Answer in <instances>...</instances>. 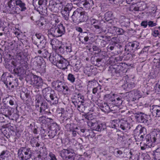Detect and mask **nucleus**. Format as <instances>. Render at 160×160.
<instances>
[{
    "label": "nucleus",
    "instance_id": "51",
    "mask_svg": "<svg viewBox=\"0 0 160 160\" xmlns=\"http://www.w3.org/2000/svg\"><path fill=\"white\" fill-rule=\"evenodd\" d=\"M68 149H63L60 151L59 155L62 158H64L65 157H66V156L68 154Z\"/></svg>",
    "mask_w": 160,
    "mask_h": 160
},
{
    "label": "nucleus",
    "instance_id": "21",
    "mask_svg": "<svg viewBox=\"0 0 160 160\" xmlns=\"http://www.w3.org/2000/svg\"><path fill=\"white\" fill-rule=\"evenodd\" d=\"M12 75L9 76H6L4 74H3L1 77V79L3 83L5 84L7 88H10V86L12 84Z\"/></svg>",
    "mask_w": 160,
    "mask_h": 160
},
{
    "label": "nucleus",
    "instance_id": "26",
    "mask_svg": "<svg viewBox=\"0 0 160 160\" xmlns=\"http://www.w3.org/2000/svg\"><path fill=\"white\" fill-rule=\"evenodd\" d=\"M112 15L113 13L112 12L108 11L105 13L104 17V18L106 21L112 25L114 23Z\"/></svg>",
    "mask_w": 160,
    "mask_h": 160
},
{
    "label": "nucleus",
    "instance_id": "3",
    "mask_svg": "<svg viewBox=\"0 0 160 160\" xmlns=\"http://www.w3.org/2000/svg\"><path fill=\"white\" fill-rule=\"evenodd\" d=\"M46 0H33L32 4L34 9L42 15H48Z\"/></svg>",
    "mask_w": 160,
    "mask_h": 160
},
{
    "label": "nucleus",
    "instance_id": "45",
    "mask_svg": "<svg viewBox=\"0 0 160 160\" xmlns=\"http://www.w3.org/2000/svg\"><path fill=\"white\" fill-rule=\"evenodd\" d=\"M119 42L118 38L116 37L112 38L111 39L110 44L114 46H118L119 45Z\"/></svg>",
    "mask_w": 160,
    "mask_h": 160
},
{
    "label": "nucleus",
    "instance_id": "59",
    "mask_svg": "<svg viewBox=\"0 0 160 160\" xmlns=\"http://www.w3.org/2000/svg\"><path fill=\"white\" fill-rule=\"evenodd\" d=\"M7 150H3L1 153L0 154V158L4 159V158L7 155L6 152Z\"/></svg>",
    "mask_w": 160,
    "mask_h": 160
},
{
    "label": "nucleus",
    "instance_id": "48",
    "mask_svg": "<svg viewBox=\"0 0 160 160\" xmlns=\"http://www.w3.org/2000/svg\"><path fill=\"white\" fill-rule=\"evenodd\" d=\"M116 70L115 68L114 67V65L109 67V69L108 70L109 72L111 74V75L113 76L115 75H117Z\"/></svg>",
    "mask_w": 160,
    "mask_h": 160
},
{
    "label": "nucleus",
    "instance_id": "50",
    "mask_svg": "<svg viewBox=\"0 0 160 160\" xmlns=\"http://www.w3.org/2000/svg\"><path fill=\"white\" fill-rule=\"evenodd\" d=\"M119 107L115 105L112 107H110V112H112L113 113H118V110H119Z\"/></svg>",
    "mask_w": 160,
    "mask_h": 160
},
{
    "label": "nucleus",
    "instance_id": "56",
    "mask_svg": "<svg viewBox=\"0 0 160 160\" xmlns=\"http://www.w3.org/2000/svg\"><path fill=\"white\" fill-rule=\"evenodd\" d=\"M91 70V68H88L84 70V72L85 74L87 75L88 76H90L91 74L90 72Z\"/></svg>",
    "mask_w": 160,
    "mask_h": 160
},
{
    "label": "nucleus",
    "instance_id": "55",
    "mask_svg": "<svg viewBox=\"0 0 160 160\" xmlns=\"http://www.w3.org/2000/svg\"><path fill=\"white\" fill-rule=\"evenodd\" d=\"M114 26H110L108 24H107L106 27V29H107L108 32L112 34V28Z\"/></svg>",
    "mask_w": 160,
    "mask_h": 160
},
{
    "label": "nucleus",
    "instance_id": "11",
    "mask_svg": "<svg viewBox=\"0 0 160 160\" xmlns=\"http://www.w3.org/2000/svg\"><path fill=\"white\" fill-rule=\"evenodd\" d=\"M31 84L37 88H41L43 84V82L42 78L39 76L33 74L30 75Z\"/></svg>",
    "mask_w": 160,
    "mask_h": 160
},
{
    "label": "nucleus",
    "instance_id": "16",
    "mask_svg": "<svg viewBox=\"0 0 160 160\" xmlns=\"http://www.w3.org/2000/svg\"><path fill=\"white\" fill-rule=\"evenodd\" d=\"M16 8V14H19L21 12L25 11L27 9L26 5L23 1L17 0Z\"/></svg>",
    "mask_w": 160,
    "mask_h": 160
},
{
    "label": "nucleus",
    "instance_id": "6",
    "mask_svg": "<svg viewBox=\"0 0 160 160\" xmlns=\"http://www.w3.org/2000/svg\"><path fill=\"white\" fill-rule=\"evenodd\" d=\"M32 41L33 43L36 45L39 48L44 47L47 42L44 36L40 33H37L35 35H33L32 38Z\"/></svg>",
    "mask_w": 160,
    "mask_h": 160
},
{
    "label": "nucleus",
    "instance_id": "53",
    "mask_svg": "<svg viewBox=\"0 0 160 160\" xmlns=\"http://www.w3.org/2000/svg\"><path fill=\"white\" fill-rule=\"evenodd\" d=\"M9 98V103L11 106L13 105L15 103V100L12 96H10Z\"/></svg>",
    "mask_w": 160,
    "mask_h": 160
},
{
    "label": "nucleus",
    "instance_id": "24",
    "mask_svg": "<svg viewBox=\"0 0 160 160\" xmlns=\"http://www.w3.org/2000/svg\"><path fill=\"white\" fill-rule=\"evenodd\" d=\"M150 111L153 116L160 117V106L153 105L150 107Z\"/></svg>",
    "mask_w": 160,
    "mask_h": 160
},
{
    "label": "nucleus",
    "instance_id": "39",
    "mask_svg": "<svg viewBox=\"0 0 160 160\" xmlns=\"http://www.w3.org/2000/svg\"><path fill=\"white\" fill-rule=\"evenodd\" d=\"M30 144L32 147H39L40 145L37 141V139L36 138L32 137L31 139Z\"/></svg>",
    "mask_w": 160,
    "mask_h": 160
},
{
    "label": "nucleus",
    "instance_id": "63",
    "mask_svg": "<svg viewBox=\"0 0 160 160\" xmlns=\"http://www.w3.org/2000/svg\"><path fill=\"white\" fill-rule=\"evenodd\" d=\"M114 47L115 46L109 44L108 46L107 47V49L109 51H112L113 50Z\"/></svg>",
    "mask_w": 160,
    "mask_h": 160
},
{
    "label": "nucleus",
    "instance_id": "20",
    "mask_svg": "<svg viewBox=\"0 0 160 160\" xmlns=\"http://www.w3.org/2000/svg\"><path fill=\"white\" fill-rule=\"evenodd\" d=\"M127 65L125 63H118L114 65V67L116 70L117 76H119L122 74V72L126 68Z\"/></svg>",
    "mask_w": 160,
    "mask_h": 160
},
{
    "label": "nucleus",
    "instance_id": "52",
    "mask_svg": "<svg viewBox=\"0 0 160 160\" xmlns=\"http://www.w3.org/2000/svg\"><path fill=\"white\" fill-rule=\"evenodd\" d=\"M68 80L71 82L73 83L75 81V77L71 73H69L67 78Z\"/></svg>",
    "mask_w": 160,
    "mask_h": 160
},
{
    "label": "nucleus",
    "instance_id": "30",
    "mask_svg": "<svg viewBox=\"0 0 160 160\" xmlns=\"http://www.w3.org/2000/svg\"><path fill=\"white\" fill-rule=\"evenodd\" d=\"M125 32V31L122 28L115 26L112 28V34L114 35H123Z\"/></svg>",
    "mask_w": 160,
    "mask_h": 160
},
{
    "label": "nucleus",
    "instance_id": "35",
    "mask_svg": "<svg viewBox=\"0 0 160 160\" xmlns=\"http://www.w3.org/2000/svg\"><path fill=\"white\" fill-rule=\"evenodd\" d=\"M44 98H43L42 95L39 94H38L36 96L35 99V106L39 105L42 102L45 101L44 100Z\"/></svg>",
    "mask_w": 160,
    "mask_h": 160
},
{
    "label": "nucleus",
    "instance_id": "43",
    "mask_svg": "<svg viewBox=\"0 0 160 160\" xmlns=\"http://www.w3.org/2000/svg\"><path fill=\"white\" fill-rule=\"evenodd\" d=\"M82 116H83L84 118L87 119L88 121L91 122H95L96 120L92 117V114H83Z\"/></svg>",
    "mask_w": 160,
    "mask_h": 160
},
{
    "label": "nucleus",
    "instance_id": "54",
    "mask_svg": "<svg viewBox=\"0 0 160 160\" xmlns=\"http://www.w3.org/2000/svg\"><path fill=\"white\" fill-rule=\"evenodd\" d=\"M50 53H49L48 51L46 49H43V51L42 54V56L44 58H46L48 56H49Z\"/></svg>",
    "mask_w": 160,
    "mask_h": 160
},
{
    "label": "nucleus",
    "instance_id": "22",
    "mask_svg": "<svg viewBox=\"0 0 160 160\" xmlns=\"http://www.w3.org/2000/svg\"><path fill=\"white\" fill-rule=\"evenodd\" d=\"M36 106V109L41 114L44 113V112L46 109H48V103L45 101L42 102Z\"/></svg>",
    "mask_w": 160,
    "mask_h": 160
},
{
    "label": "nucleus",
    "instance_id": "4",
    "mask_svg": "<svg viewBox=\"0 0 160 160\" xmlns=\"http://www.w3.org/2000/svg\"><path fill=\"white\" fill-rule=\"evenodd\" d=\"M65 4V2L63 0H52L49 2L48 9L52 12L57 13L63 8Z\"/></svg>",
    "mask_w": 160,
    "mask_h": 160
},
{
    "label": "nucleus",
    "instance_id": "57",
    "mask_svg": "<svg viewBox=\"0 0 160 160\" xmlns=\"http://www.w3.org/2000/svg\"><path fill=\"white\" fill-rule=\"evenodd\" d=\"M49 156L50 158V160H58L55 155L52 152L49 153Z\"/></svg>",
    "mask_w": 160,
    "mask_h": 160
},
{
    "label": "nucleus",
    "instance_id": "58",
    "mask_svg": "<svg viewBox=\"0 0 160 160\" xmlns=\"http://www.w3.org/2000/svg\"><path fill=\"white\" fill-rule=\"evenodd\" d=\"M77 60L76 58H73V59H71L70 61V62H69V65H70V63L71 64V65L72 66H73L74 65H75V64L77 62Z\"/></svg>",
    "mask_w": 160,
    "mask_h": 160
},
{
    "label": "nucleus",
    "instance_id": "37",
    "mask_svg": "<svg viewBox=\"0 0 160 160\" xmlns=\"http://www.w3.org/2000/svg\"><path fill=\"white\" fill-rule=\"evenodd\" d=\"M145 141H146V143L147 144L150 143L151 142L155 143L154 141V138H152V133L151 134H148L146 135L145 139Z\"/></svg>",
    "mask_w": 160,
    "mask_h": 160
},
{
    "label": "nucleus",
    "instance_id": "23",
    "mask_svg": "<svg viewBox=\"0 0 160 160\" xmlns=\"http://www.w3.org/2000/svg\"><path fill=\"white\" fill-rule=\"evenodd\" d=\"M69 65V62L63 57L58 63L57 64V67L64 70L67 68V67Z\"/></svg>",
    "mask_w": 160,
    "mask_h": 160
},
{
    "label": "nucleus",
    "instance_id": "62",
    "mask_svg": "<svg viewBox=\"0 0 160 160\" xmlns=\"http://www.w3.org/2000/svg\"><path fill=\"white\" fill-rule=\"evenodd\" d=\"M96 83L95 80H94L91 81H89L88 82V86H92L94 85V84Z\"/></svg>",
    "mask_w": 160,
    "mask_h": 160
},
{
    "label": "nucleus",
    "instance_id": "9",
    "mask_svg": "<svg viewBox=\"0 0 160 160\" xmlns=\"http://www.w3.org/2000/svg\"><path fill=\"white\" fill-rule=\"evenodd\" d=\"M18 155L21 160H28L31 158L32 156L30 148L26 147H21L18 150Z\"/></svg>",
    "mask_w": 160,
    "mask_h": 160
},
{
    "label": "nucleus",
    "instance_id": "10",
    "mask_svg": "<svg viewBox=\"0 0 160 160\" xmlns=\"http://www.w3.org/2000/svg\"><path fill=\"white\" fill-rule=\"evenodd\" d=\"M73 6L71 3H68L63 6L61 9V12L62 18L68 21L69 18V14L72 11Z\"/></svg>",
    "mask_w": 160,
    "mask_h": 160
},
{
    "label": "nucleus",
    "instance_id": "12",
    "mask_svg": "<svg viewBox=\"0 0 160 160\" xmlns=\"http://www.w3.org/2000/svg\"><path fill=\"white\" fill-rule=\"evenodd\" d=\"M87 122L88 125L94 130L101 131L104 130L105 128V125L100 122L89 121Z\"/></svg>",
    "mask_w": 160,
    "mask_h": 160
},
{
    "label": "nucleus",
    "instance_id": "13",
    "mask_svg": "<svg viewBox=\"0 0 160 160\" xmlns=\"http://www.w3.org/2000/svg\"><path fill=\"white\" fill-rule=\"evenodd\" d=\"M105 96L108 98L111 96L110 101H111L113 104L120 106L122 103V98L117 94H113L112 96L110 94H107L105 95Z\"/></svg>",
    "mask_w": 160,
    "mask_h": 160
},
{
    "label": "nucleus",
    "instance_id": "5",
    "mask_svg": "<svg viewBox=\"0 0 160 160\" xmlns=\"http://www.w3.org/2000/svg\"><path fill=\"white\" fill-rule=\"evenodd\" d=\"M134 137L136 141H145V136L147 134L146 129L141 126H138L134 130Z\"/></svg>",
    "mask_w": 160,
    "mask_h": 160
},
{
    "label": "nucleus",
    "instance_id": "14",
    "mask_svg": "<svg viewBox=\"0 0 160 160\" xmlns=\"http://www.w3.org/2000/svg\"><path fill=\"white\" fill-rule=\"evenodd\" d=\"M57 50L61 54H66L70 53L72 52V45L71 44L66 43L62 45Z\"/></svg>",
    "mask_w": 160,
    "mask_h": 160
},
{
    "label": "nucleus",
    "instance_id": "28",
    "mask_svg": "<svg viewBox=\"0 0 160 160\" xmlns=\"http://www.w3.org/2000/svg\"><path fill=\"white\" fill-rule=\"evenodd\" d=\"M73 100H77L78 102H80L81 103L83 106V103L84 101V97L82 94L75 92L73 94Z\"/></svg>",
    "mask_w": 160,
    "mask_h": 160
},
{
    "label": "nucleus",
    "instance_id": "25",
    "mask_svg": "<svg viewBox=\"0 0 160 160\" xmlns=\"http://www.w3.org/2000/svg\"><path fill=\"white\" fill-rule=\"evenodd\" d=\"M27 66L26 64L23 66L21 64L20 66L14 69V71L15 73L17 74L18 76L23 74L25 72V70L27 69Z\"/></svg>",
    "mask_w": 160,
    "mask_h": 160
},
{
    "label": "nucleus",
    "instance_id": "41",
    "mask_svg": "<svg viewBox=\"0 0 160 160\" xmlns=\"http://www.w3.org/2000/svg\"><path fill=\"white\" fill-rule=\"evenodd\" d=\"M144 114V113L141 112L136 113L134 115V117L137 121L138 122L142 123V121L141 120L142 119Z\"/></svg>",
    "mask_w": 160,
    "mask_h": 160
},
{
    "label": "nucleus",
    "instance_id": "38",
    "mask_svg": "<svg viewBox=\"0 0 160 160\" xmlns=\"http://www.w3.org/2000/svg\"><path fill=\"white\" fill-rule=\"evenodd\" d=\"M153 158L155 160H159L160 158V147L158 148L153 152Z\"/></svg>",
    "mask_w": 160,
    "mask_h": 160
},
{
    "label": "nucleus",
    "instance_id": "61",
    "mask_svg": "<svg viewBox=\"0 0 160 160\" xmlns=\"http://www.w3.org/2000/svg\"><path fill=\"white\" fill-rule=\"evenodd\" d=\"M148 146L147 144H142L141 143H140L141 149L142 150H144L148 148Z\"/></svg>",
    "mask_w": 160,
    "mask_h": 160
},
{
    "label": "nucleus",
    "instance_id": "19",
    "mask_svg": "<svg viewBox=\"0 0 160 160\" xmlns=\"http://www.w3.org/2000/svg\"><path fill=\"white\" fill-rule=\"evenodd\" d=\"M127 65L125 63H118L114 65V67L116 70L117 76H119L122 74V72L126 68Z\"/></svg>",
    "mask_w": 160,
    "mask_h": 160
},
{
    "label": "nucleus",
    "instance_id": "32",
    "mask_svg": "<svg viewBox=\"0 0 160 160\" xmlns=\"http://www.w3.org/2000/svg\"><path fill=\"white\" fill-rule=\"evenodd\" d=\"M135 84L133 82H130L125 83L122 85V88L127 91H129L135 87Z\"/></svg>",
    "mask_w": 160,
    "mask_h": 160
},
{
    "label": "nucleus",
    "instance_id": "64",
    "mask_svg": "<svg viewBox=\"0 0 160 160\" xmlns=\"http://www.w3.org/2000/svg\"><path fill=\"white\" fill-rule=\"evenodd\" d=\"M46 117L44 116H42L40 117L39 118V121L42 123H44L45 121Z\"/></svg>",
    "mask_w": 160,
    "mask_h": 160
},
{
    "label": "nucleus",
    "instance_id": "17",
    "mask_svg": "<svg viewBox=\"0 0 160 160\" xmlns=\"http://www.w3.org/2000/svg\"><path fill=\"white\" fill-rule=\"evenodd\" d=\"M17 0H10L8 3V7L7 8L8 12L11 14H16V8Z\"/></svg>",
    "mask_w": 160,
    "mask_h": 160
},
{
    "label": "nucleus",
    "instance_id": "15",
    "mask_svg": "<svg viewBox=\"0 0 160 160\" xmlns=\"http://www.w3.org/2000/svg\"><path fill=\"white\" fill-rule=\"evenodd\" d=\"M139 43L137 41L130 42L126 45L125 49L130 52H133L134 51L139 48Z\"/></svg>",
    "mask_w": 160,
    "mask_h": 160
},
{
    "label": "nucleus",
    "instance_id": "60",
    "mask_svg": "<svg viewBox=\"0 0 160 160\" xmlns=\"http://www.w3.org/2000/svg\"><path fill=\"white\" fill-rule=\"evenodd\" d=\"M91 23L92 25H94L98 23V22H99V21L95 19L92 18L91 19Z\"/></svg>",
    "mask_w": 160,
    "mask_h": 160
},
{
    "label": "nucleus",
    "instance_id": "7",
    "mask_svg": "<svg viewBox=\"0 0 160 160\" xmlns=\"http://www.w3.org/2000/svg\"><path fill=\"white\" fill-rule=\"evenodd\" d=\"M110 127L117 130H119V128H120L122 130H125L130 128V125L126 121H120L119 120H114L111 122Z\"/></svg>",
    "mask_w": 160,
    "mask_h": 160
},
{
    "label": "nucleus",
    "instance_id": "46",
    "mask_svg": "<svg viewBox=\"0 0 160 160\" xmlns=\"http://www.w3.org/2000/svg\"><path fill=\"white\" fill-rule=\"evenodd\" d=\"M149 117V116H148L147 115L144 113L142 119L141 120L142 121V123H143L146 125H148L149 123V122L148 120V118Z\"/></svg>",
    "mask_w": 160,
    "mask_h": 160
},
{
    "label": "nucleus",
    "instance_id": "34",
    "mask_svg": "<svg viewBox=\"0 0 160 160\" xmlns=\"http://www.w3.org/2000/svg\"><path fill=\"white\" fill-rule=\"evenodd\" d=\"M60 37H61L65 32V28L63 25L60 23L56 26Z\"/></svg>",
    "mask_w": 160,
    "mask_h": 160
},
{
    "label": "nucleus",
    "instance_id": "29",
    "mask_svg": "<svg viewBox=\"0 0 160 160\" xmlns=\"http://www.w3.org/2000/svg\"><path fill=\"white\" fill-rule=\"evenodd\" d=\"M152 137L154 138V141L155 143H159L160 142V131L159 130H155L152 133Z\"/></svg>",
    "mask_w": 160,
    "mask_h": 160
},
{
    "label": "nucleus",
    "instance_id": "47",
    "mask_svg": "<svg viewBox=\"0 0 160 160\" xmlns=\"http://www.w3.org/2000/svg\"><path fill=\"white\" fill-rule=\"evenodd\" d=\"M13 112L12 108L10 107L5 111L4 115L7 118H9V117L12 115Z\"/></svg>",
    "mask_w": 160,
    "mask_h": 160
},
{
    "label": "nucleus",
    "instance_id": "8",
    "mask_svg": "<svg viewBox=\"0 0 160 160\" xmlns=\"http://www.w3.org/2000/svg\"><path fill=\"white\" fill-rule=\"evenodd\" d=\"M71 18L72 21L76 23L84 22L88 18L85 12H79L76 10L73 12Z\"/></svg>",
    "mask_w": 160,
    "mask_h": 160
},
{
    "label": "nucleus",
    "instance_id": "40",
    "mask_svg": "<svg viewBox=\"0 0 160 160\" xmlns=\"http://www.w3.org/2000/svg\"><path fill=\"white\" fill-rule=\"evenodd\" d=\"M20 97L22 100H25L26 99L29 98L30 97V93L28 91L24 92L22 91L20 95Z\"/></svg>",
    "mask_w": 160,
    "mask_h": 160
},
{
    "label": "nucleus",
    "instance_id": "27",
    "mask_svg": "<svg viewBox=\"0 0 160 160\" xmlns=\"http://www.w3.org/2000/svg\"><path fill=\"white\" fill-rule=\"evenodd\" d=\"M130 93L132 95L131 97L133 101L138 100L141 97L140 92L137 90L134 89L131 91L130 92Z\"/></svg>",
    "mask_w": 160,
    "mask_h": 160
},
{
    "label": "nucleus",
    "instance_id": "1",
    "mask_svg": "<svg viewBox=\"0 0 160 160\" xmlns=\"http://www.w3.org/2000/svg\"><path fill=\"white\" fill-rule=\"evenodd\" d=\"M44 98L52 104H57L58 102V98L54 90L48 87L42 90Z\"/></svg>",
    "mask_w": 160,
    "mask_h": 160
},
{
    "label": "nucleus",
    "instance_id": "36",
    "mask_svg": "<svg viewBox=\"0 0 160 160\" xmlns=\"http://www.w3.org/2000/svg\"><path fill=\"white\" fill-rule=\"evenodd\" d=\"M50 33L55 37H60L56 26L52 27L49 30Z\"/></svg>",
    "mask_w": 160,
    "mask_h": 160
},
{
    "label": "nucleus",
    "instance_id": "31",
    "mask_svg": "<svg viewBox=\"0 0 160 160\" xmlns=\"http://www.w3.org/2000/svg\"><path fill=\"white\" fill-rule=\"evenodd\" d=\"M99 106L101 110L104 112H110V107L105 102H102L99 104Z\"/></svg>",
    "mask_w": 160,
    "mask_h": 160
},
{
    "label": "nucleus",
    "instance_id": "44",
    "mask_svg": "<svg viewBox=\"0 0 160 160\" xmlns=\"http://www.w3.org/2000/svg\"><path fill=\"white\" fill-rule=\"evenodd\" d=\"M68 155H67L66 159L68 158L69 160H74L75 158V153L72 152L70 150H68Z\"/></svg>",
    "mask_w": 160,
    "mask_h": 160
},
{
    "label": "nucleus",
    "instance_id": "18",
    "mask_svg": "<svg viewBox=\"0 0 160 160\" xmlns=\"http://www.w3.org/2000/svg\"><path fill=\"white\" fill-rule=\"evenodd\" d=\"M62 57L61 55L52 52L50 54L49 59L51 62L57 66V64L58 63Z\"/></svg>",
    "mask_w": 160,
    "mask_h": 160
},
{
    "label": "nucleus",
    "instance_id": "49",
    "mask_svg": "<svg viewBox=\"0 0 160 160\" xmlns=\"http://www.w3.org/2000/svg\"><path fill=\"white\" fill-rule=\"evenodd\" d=\"M56 134V131L54 130H49L48 133V135L50 139L54 138Z\"/></svg>",
    "mask_w": 160,
    "mask_h": 160
},
{
    "label": "nucleus",
    "instance_id": "33",
    "mask_svg": "<svg viewBox=\"0 0 160 160\" xmlns=\"http://www.w3.org/2000/svg\"><path fill=\"white\" fill-rule=\"evenodd\" d=\"M28 55V52L24 50L18 53L17 57L18 60H24L26 59Z\"/></svg>",
    "mask_w": 160,
    "mask_h": 160
},
{
    "label": "nucleus",
    "instance_id": "2",
    "mask_svg": "<svg viewBox=\"0 0 160 160\" xmlns=\"http://www.w3.org/2000/svg\"><path fill=\"white\" fill-rule=\"evenodd\" d=\"M51 83L52 87L58 92H62L65 95L70 93V90L64 82L57 80L52 82Z\"/></svg>",
    "mask_w": 160,
    "mask_h": 160
},
{
    "label": "nucleus",
    "instance_id": "42",
    "mask_svg": "<svg viewBox=\"0 0 160 160\" xmlns=\"http://www.w3.org/2000/svg\"><path fill=\"white\" fill-rule=\"evenodd\" d=\"M83 2V5L86 8H89L93 5V2L92 0H85Z\"/></svg>",
    "mask_w": 160,
    "mask_h": 160
}]
</instances>
